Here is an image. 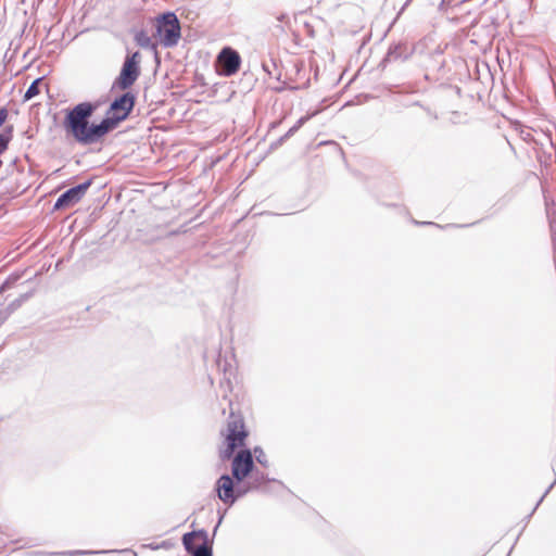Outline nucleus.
<instances>
[{
    "mask_svg": "<svg viewBox=\"0 0 556 556\" xmlns=\"http://www.w3.org/2000/svg\"><path fill=\"white\" fill-rule=\"evenodd\" d=\"M96 106L91 102H81L71 109L63 122L67 132L81 146L90 144L91 124L89 123Z\"/></svg>",
    "mask_w": 556,
    "mask_h": 556,
    "instance_id": "nucleus-1",
    "label": "nucleus"
},
{
    "mask_svg": "<svg viewBox=\"0 0 556 556\" xmlns=\"http://www.w3.org/2000/svg\"><path fill=\"white\" fill-rule=\"evenodd\" d=\"M156 34L160 42L165 48L175 47L181 36V28L178 17L174 12H166L156 18Z\"/></svg>",
    "mask_w": 556,
    "mask_h": 556,
    "instance_id": "nucleus-2",
    "label": "nucleus"
},
{
    "mask_svg": "<svg viewBox=\"0 0 556 556\" xmlns=\"http://www.w3.org/2000/svg\"><path fill=\"white\" fill-rule=\"evenodd\" d=\"M140 62L141 54L139 51L128 54L122 65L119 75L113 83V89L127 90L130 88L140 76Z\"/></svg>",
    "mask_w": 556,
    "mask_h": 556,
    "instance_id": "nucleus-3",
    "label": "nucleus"
},
{
    "mask_svg": "<svg viewBox=\"0 0 556 556\" xmlns=\"http://www.w3.org/2000/svg\"><path fill=\"white\" fill-rule=\"evenodd\" d=\"M182 544L191 556H213L208 535L204 529L185 533Z\"/></svg>",
    "mask_w": 556,
    "mask_h": 556,
    "instance_id": "nucleus-4",
    "label": "nucleus"
},
{
    "mask_svg": "<svg viewBox=\"0 0 556 556\" xmlns=\"http://www.w3.org/2000/svg\"><path fill=\"white\" fill-rule=\"evenodd\" d=\"M227 431V446L225 450L220 451V458L224 460L229 459L232 456L236 447L243 445L244 438L247 437L241 419L229 421Z\"/></svg>",
    "mask_w": 556,
    "mask_h": 556,
    "instance_id": "nucleus-5",
    "label": "nucleus"
},
{
    "mask_svg": "<svg viewBox=\"0 0 556 556\" xmlns=\"http://www.w3.org/2000/svg\"><path fill=\"white\" fill-rule=\"evenodd\" d=\"M254 467L253 455L250 450H241L233 457L231 472L237 482L243 481Z\"/></svg>",
    "mask_w": 556,
    "mask_h": 556,
    "instance_id": "nucleus-6",
    "label": "nucleus"
},
{
    "mask_svg": "<svg viewBox=\"0 0 556 556\" xmlns=\"http://www.w3.org/2000/svg\"><path fill=\"white\" fill-rule=\"evenodd\" d=\"M217 62L220 73L224 76H231L239 71L241 58L240 54L235 49L230 47H225L219 52L217 56Z\"/></svg>",
    "mask_w": 556,
    "mask_h": 556,
    "instance_id": "nucleus-7",
    "label": "nucleus"
},
{
    "mask_svg": "<svg viewBox=\"0 0 556 556\" xmlns=\"http://www.w3.org/2000/svg\"><path fill=\"white\" fill-rule=\"evenodd\" d=\"M90 186L91 180H87L73 188H70L58 198L53 208L62 210L78 203L83 199V197L85 195Z\"/></svg>",
    "mask_w": 556,
    "mask_h": 556,
    "instance_id": "nucleus-8",
    "label": "nucleus"
},
{
    "mask_svg": "<svg viewBox=\"0 0 556 556\" xmlns=\"http://www.w3.org/2000/svg\"><path fill=\"white\" fill-rule=\"evenodd\" d=\"M135 102L136 96L132 92H124L111 103L108 114H112L123 122L129 116L135 106Z\"/></svg>",
    "mask_w": 556,
    "mask_h": 556,
    "instance_id": "nucleus-9",
    "label": "nucleus"
},
{
    "mask_svg": "<svg viewBox=\"0 0 556 556\" xmlns=\"http://www.w3.org/2000/svg\"><path fill=\"white\" fill-rule=\"evenodd\" d=\"M119 123L121 121L117 117L106 113V117L99 124H91L90 144L99 142L108 132L116 128Z\"/></svg>",
    "mask_w": 556,
    "mask_h": 556,
    "instance_id": "nucleus-10",
    "label": "nucleus"
},
{
    "mask_svg": "<svg viewBox=\"0 0 556 556\" xmlns=\"http://www.w3.org/2000/svg\"><path fill=\"white\" fill-rule=\"evenodd\" d=\"M215 490L217 492L218 498L223 503L231 506L237 501V496L235 495L233 480L230 476H220L216 482Z\"/></svg>",
    "mask_w": 556,
    "mask_h": 556,
    "instance_id": "nucleus-11",
    "label": "nucleus"
},
{
    "mask_svg": "<svg viewBox=\"0 0 556 556\" xmlns=\"http://www.w3.org/2000/svg\"><path fill=\"white\" fill-rule=\"evenodd\" d=\"M412 54V49L406 43H395L390 46L386 60L387 61H397V60H406Z\"/></svg>",
    "mask_w": 556,
    "mask_h": 556,
    "instance_id": "nucleus-12",
    "label": "nucleus"
},
{
    "mask_svg": "<svg viewBox=\"0 0 556 556\" xmlns=\"http://www.w3.org/2000/svg\"><path fill=\"white\" fill-rule=\"evenodd\" d=\"M250 480L248 484H250V489L257 490L260 489L265 482L269 481V479L260 470H253L250 473Z\"/></svg>",
    "mask_w": 556,
    "mask_h": 556,
    "instance_id": "nucleus-13",
    "label": "nucleus"
},
{
    "mask_svg": "<svg viewBox=\"0 0 556 556\" xmlns=\"http://www.w3.org/2000/svg\"><path fill=\"white\" fill-rule=\"evenodd\" d=\"M136 43L144 49H153L155 45L152 42L150 36L144 30H139L135 34Z\"/></svg>",
    "mask_w": 556,
    "mask_h": 556,
    "instance_id": "nucleus-14",
    "label": "nucleus"
},
{
    "mask_svg": "<svg viewBox=\"0 0 556 556\" xmlns=\"http://www.w3.org/2000/svg\"><path fill=\"white\" fill-rule=\"evenodd\" d=\"M42 78L35 79L30 86L27 88L24 100L28 101L33 99L35 96H37L40 92V85H41Z\"/></svg>",
    "mask_w": 556,
    "mask_h": 556,
    "instance_id": "nucleus-15",
    "label": "nucleus"
},
{
    "mask_svg": "<svg viewBox=\"0 0 556 556\" xmlns=\"http://www.w3.org/2000/svg\"><path fill=\"white\" fill-rule=\"evenodd\" d=\"M11 132H12V127L5 129L4 131H2L0 134V154H2L8 149L9 142L11 141V138H12Z\"/></svg>",
    "mask_w": 556,
    "mask_h": 556,
    "instance_id": "nucleus-16",
    "label": "nucleus"
},
{
    "mask_svg": "<svg viewBox=\"0 0 556 556\" xmlns=\"http://www.w3.org/2000/svg\"><path fill=\"white\" fill-rule=\"evenodd\" d=\"M309 119V116H303L301 117L294 126H292L288 131L287 134L285 135L283 138H288V137H291L292 135H294L307 121Z\"/></svg>",
    "mask_w": 556,
    "mask_h": 556,
    "instance_id": "nucleus-17",
    "label": "nucleus"
},
{
    "mask_svg": "<svg viewBox=\"0 0 556 556\" xmlns=\"http://www.w3.org/2000/svg\"><path fill=\"white\" fill-rule=\"evenodd\" d=\"M219 388L224 391V399H227V393L231 392V380H230V374L227 375L225 372L224 379L220 381Z\"/></svg>",
    "mask_w": 556,
    "mask_h": 556,
    "instance_id": "nucleus-18",
    "label": "nucleus"
},
{
    "mask_svg": "<svg viewBox=\"0 0 556 556\" xmlns=\"http://www.w3.org/2000/svg\"><path fill=\"white\" fill-rule=\"evenodd\" d=\"M254 455H255L257 463H260L263 466H267L266 454L264 453V451L261 447L254 448Z\"/></svg>",
    "mask_w": 556,
    "mask_h": 556,
    "instance_id": "nucleus-19",
    "label": "nucleus"
},
{
    "mask_svg": "<svg viewBox=\"0 0 556 556\" xmlns=\"http://www.w3.org/2000/svg\"><path fill=\"white\" fill-rule=\"evenodd\" d=\"M28 296H29V295H28V294H26V295L21 296V299H17V300L13 301V302L9 305L10 311L12 312V311H14L16 307H18V306H20V305H21L25 300H27V299H28Z\"/></svg>",
    "mask_w": 556,
    "mask_h": 556,
    "instance_id": "nucleus-20",
    "label": "nucleus"
},
{
    "mask_svg": "<svg viewBox=\"0 0 556 556\" xmlns=\"http://www.w3.org/2000/svg\"><path fill=\"white\" fill-rule=\"evenodd\" d=\"M251 490L252 489H250V484H248V488L238 486L237 489L235 488V495L237 496V500H238L241 496H243L248 491H251Z\"/></svg>",
    "mask_w": 556,
    "mask_h": 556,
    "instance_id": "nucleus-21",
    "label": "nucleus"
},
{
    "mask_svg": "<svg viewBox=\"0 0 556 556\" xmlns=\"http://www.w3.org/2000/svg\"><path fill=\"white\" fill-rule=\"evenodd\" d=\"M99 552H93V551H71V552H67L66 554L68 556H77V555H87V554H98Z\"/></svg>",
    "mask_w": 556,
    "mask_h": 556,
    "instance_id": "nucleus-22",
    "label": "nucleus"
},
{
    "mask_svg": "<svg viewBox=\"0 0 556 556\" xmlns=\"http://www.w3.org/2000/svg\"><path fill=\"white\" fill-rule=\"evenodd\" d=\"M8 118V110L5 108L0 109V127L4 124Z\"/></svg>",
    "mask_w": 556,
    "mask_h": 556,
    "instance_id": "nucleus-23",
    "label": "nucleus"
},
{
    "mask_svg": "<svg viewBox=\"0 0 556 556\" xmlns=\"http://www.w3.org/2000/svg\"><path fill=\"white\" fill-rule=\"evenodd\" d=\"M270 66H275V63H274V62H271L270 64H268L267 62H263V64H262L263 70H264L268 75H271Z\"/></svg>",
    "mask_w": 556,
    "mask_h": 556,
    "instance_id": "nucleus-24",
    "label": "nucleus"
},
{
    "mask_svg": "<svg viewBox=\"0 0 556 556\" xmlns=\"http://www.w3.org/2000/svg\"><path fill=\"white\" fill-rule=\"evenodd\" d=\"M556 483V480L548 486V489L545 491V493L542 495V497H540L539 502L536 503L535 507H534V510L536 509V507L541 504V502L543 501V498L545 497V495L551 491V489L554 486V484Z\"/></svg>",
    "mask_w": 556,
    "mask_h": 556,
    "instance_id": "nucleus-25",
    "label": "nucleus"
},
{
    "mask_svg": "<svg viewBox=\"0 0 556 556\" xmlns=\"http://www.w3.org/2000/svg\"><path fill=\"white\" fill-rule=\"evenodd\" d=\"M9 286H10V282H9V281H5V282L1 286V288H0V292H2V291H4V290H7V289L9 288Z\"/></svg>",
    "mask_w": 556,
    "mask_h": 556,
    "instance_id": "nucleus-26",
    "label": "nucleus"
},
{
    "mask_svg": "<svg viewBox=\"0 0 556 556\" xmlns=\"http://www.w3.org/2000/svg\"><path fill=\"white\" fill-rule=\"evenodd\" d=\"M427 113H428V115H429L431 118H433V119H437V118H438L437 114H433L430 110H427Z\"/></svg>",
    "mask_w": 556,
    "mask_h": 556,
    "instance_id": "nucleus-27",
    "label": "nucleus"
},
{
    "mask_svg": "<svg viewBox=\"0 0 556 556\" xmlns=\"http://www.w3.org/2000/svg\"><path fill=\"white\" fill-rule=\"evenodd\" d=\"M222 520H223V516L218 519V523L216 525V527L214 529V533L216 532V530H217L218 526L220 525Z\"/></svg>",
    "mask_w": 556,
    "mask_h": 556,
    "instance_id": "nucleus-28",
    "label": "nucleus"
},
{
    "mask_svg": "<svg viewBox=\"0 0 556 556\" xmlns=\"http://www.w3.org/2000/svg\"><path fill=\"white\" fill-rule=\"evenodd\" d=\"M421 225H434L433 223L431 222H424V223H420Z\"/></svg>",
    "mask_w": 556,
    "mask_h": 556,
    "instance_id": "nucleus-29",
    "label": "nucleus"
}]
</instances>
